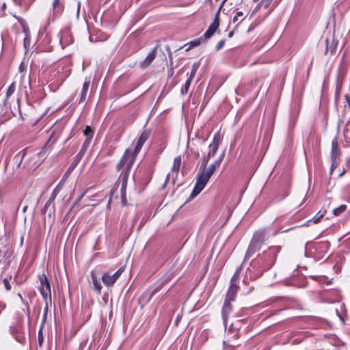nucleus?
Instances as JSON below:
<instances>
[{
	"instance_id": "1",
	"label": "nucleus",
	"mask_w": 350,
	"mask_h": 350,
	"mask_svg": "<svg viewBox=\"0 0 350 350\" xmlns=\"http://www.w3.org/2000/svg\"><path fill=\"white\" fill-rule=\"evenodd\" d=\"M46 156L45 148H42L38 152H28L25 150L18 153L14 159L18 161V165H20L22 160L25 158V166L29 170H33L42 163Z\"/></svg>"
},
{
	"instance_id": "2",
	"label": "nucleus",
	"mask_w": 350,
	"mask_h": 350,
	"mask_svg": "<svg viewBox=\"0 0 350 350\" xmlns=\"http://www.w3.org/2000/svg\"><path fill=\"white\" fill-rule=\"evenodd\" d=\"M149 137V133L147 131H144L140 137H139L134 151L131 152L129 150H127L122 158L121 161L119 162V163L117 165L118 168H120L124 165H126L127 167H131L133 165V163L135 159V157L139 150H141L142 146L144 145V142L147 140V139Z\"/></svg>"
},
{
	"instance_id": "3",
	"label": "nucleus",
	"mask_w": 350,
	"mask_h": 350,
	"mask_svg": "<svg viewBox=\"0 0 350 350\" xmlns=\"http://www.w3.org/2000/svg\"><path fill=\"white\" fill-rule=\"evenodd\" d=\"M221 136L219 132H217L213 137L212 142L208 146V152L207 154L202 158V165L206 166L211 158L213 157L218 150L219 146L221 142Z\"/></svg>"
},
{
	"instance_id": "4",
	"label": "nucleus",
	"mask_w": 350,
	"mask_h": 350,
	"mask_svg": "<svg viewBox=\"0 0 350 350\" xmlns=\"http://www.w3.org/2000/svg\"><path fill=\"white\" fill-rule=\"evenodd\" d=\"M211 176H209L203 171L200 172L198 174L195 187L190 196L191 198H195L203 190V189L205 187L206 185L208 182Z\"/></svg>"
},
{
	"instance_id": "5",
	"label": "nucleus",
	"mask_w": 350,
	"mask_h": 350,
	"mask_svg": "<svg viewBox=\"0 0 350 350\" xmlns=\"http://www.w3.org/2000/svg\"><path fill=\"white\" fill-rule=\"evenodd\" d=\"M131 167H127L126 165H124L120 168L117 169L118 170H122V172L121 176H122V184L121 187V198H122V203L123 205H126V183L127 178L129 174V171Z\"/></svg>"
},
{
	"instance_id": "6",
	"label": "nucleus",
	"mask_w": 350,
	"mask_h": 350,
	"mask_svg": "<svg viewBox=\"0 0 350 350\" xmlns=\"http://www.w3.org/2000/svg\"><path fill=\"white\" fill-rule=\"evenodd\" d=\"M123 271L124 268L120 267L116 272L113 274L109 272L105 273L102 277L103 282L107 287L112 286L116 280L120 278Z\"/></svg>"
},
{
	"instance_id": "7",
	"label": "nucleus",
	"mask_w": 350,
	"mask_h": 350,
	"mask_svg": "<svg viewBox=\"0 0 350 350\" xmlns=\"http://www.w3.org/2000/svg\"><path fill=\"white\" fill-rule=\"evenodd\" d=\"M267 239V232L265 229H262L255 232L252 240L249 247V250L258 247L259 245Z\"/></svg>"
},
{
	"instance_id": "8",
	"label": "nucleus",
	"mask_w": 350,
	"mask_h": 350,
	"mask_svg": "<svg viewBox=\"0 0 350 350\" xmlns=\"http://www.w3.org/2000/svg\"><path fill=\"white\" fill-rule=\"evenodd\" d=\"M40 292L43 299L46 301L48 299H51V286L45 275L40 276Z\"/></svg>"
},
{
	"instance_id": "9",
	"label": "nucleus",
	"mask_w": 350,
	"mask_h": 350,
	"mask_svg": "<svg viewBox=\"0 0 350 350\" xmlns=\"http://www.w3.org/2000/svg\"><path fill=\"white\" fill-rule=\"evenodd\" d=\"M224 155H221L219 158L215 161L213 163H211L207 169H205L206 166L204 165V170L203 172H205L206 174H208L209 176L211 177V176L214 174L215 170L220 166L221 163L223 160Z\"/></svg>"
},
{
	"instance_id": "10",
	"label": "nucleus",
	"mask_w": 350,
	"mask_h": 350,
	"mask_svg": "<svg viewBox=\"0 0 350 350\" xmlns=\"http://www.w3.org/2000/svg\"><path fill=\"white\" fill-rule=\"evenodd\" d=\"M197 69L198 66L196 64H194L193 66L192 70L185 83L184 87L181 90V93L183 94H185L188 92L191 83L196 74Z\"/></svg>"
},
{
	"instance_id": "11",
	"label": "nucleus",
	"mask_w": 350,
	"mask_h": 350,
	"mask_svg": "<svg viewBox=\"0 0 350 350\" xmlns=\"http://www.w3.org/2000/svg\"><path fill=\"white\" fill-rule=\"evenodd\" d=\"M84 135L86 136V139L83 144L81 152H85L88 147L89 146L91 139L94 135V131L91 129L90 126H87L83 132Z\"/></svg>"
},
{
	"instance_id": "12",
	"label": "nucleus",
	"mask_w": 350,
	"mask_h": 350,
	"mask_svg": "<svg viewBox=\"0 0 350 350\" xmlns=\"http://www.w3.org/2000/svg\"><path fill=\"white\" fill-rule=\"evenodd\" d=\"M329 247V244L328 242H322L318 243L316 245L317 256L319 258H322L323 256V254L327 253Z\"/></svg>"
},
{
	"instance_id": "13",
	"label": "nucleus",
	"mask_w": 350,
	"mask_h": 350,
	"mask_svg": "<svg viewBox=\"0 0 350 350\" xmlns=\"http://www.w3.org/2000/svg\"><path fill=\"white\" fill-rule=\"evenodd\" d=\"M340 154V149L338 146V142L336 139L333 140L332 142V159L333 160V163L332 165L331 170L332 171L334 167V161L336 159V157Z\"/></svg>"
},
{
	"instance_id": "14",
	"label": "nucleus",
	"mask_w": 350,
	"mask_h": 350,
	"mask_svg": "<svg viewBox=\"0 0 350 350\" xmlns=\"http://www.w3.org/2000/svg\"><path fill=\"white\" fill-rule=\"evenodd\" d=\"M181 165V157L177 156L174 159L173 165L171 168V172L172 174H174L175 178H176L178 171Z\"/></svg>"
},
{
	"instance_id": "15",
	"label": "nucleus",
	"mask_w": 350,
	"mask_h": 350,
	"mask_svg": "<svg viewBox=\"0 0 350 350\" xmlns=\"http://www.w3.org/2000/svg\"><path fill=\"white\" fill-rule=\"evenodd\" d=\"M238 287L236 285L231 284L228 291L225 300L232 301L234 300Z\"/></svg>"
},
{
	"instance_id": "16",
	"label": "nucleus",
	"mask_w": 350,
	"mask_h": 350,
	"mask_svg": "<svg viewBox=\"0 0 350 350\" xmlns=\"http://www.w3.org/2000/svg\"><path fill=\"white\" fill-rule=\"evenodd\" d=\"M91 278L92 280L94 289L96 291L98 294H100L102 286L99 280L96 278L94 272L93 271L91 273Z\"/></svg>"
},
{
	"instance_id": "17",
	"label": "nucleus",
	"mask_w": 350,
	"mask_h": 350,
	"mask_svg": "<svg viewBox=\"0 0 350 350\" xmlns=\"http://www.w3.org/2000/svg\"><path fill=\"white\" fill-rule=\"evenodd\" d=\"M53 10L54 15H59L63 11V5L61 0H54L53 3Z\"/></svg>"
},
{
	"instance_id": "18",
	"label": "nucleus",
	"mask_w": 350,
	"mask_h": 350,
	"mask_svg": "<svg viewBox=\"0 0 350 350\" xmlns=\"http://www.w3.org/2000/svg\"><path fill=\"white\" fill-rule=\"evenodd\" d=\"M327 211L325 208L321 209L317 214L311 219L308 221V223L313 222L314 224H317L320 221L321 218L323 217V216L325 215Z\"/></svg>"
},
{
	"instance_id": "19",
	"label": "nucleus",
	"mask_w": 350,
	"mask_h": 350,
	"mask_svg": "<svg viewBox=\"0 0 350 350\" xmlns=\"http://www.w3.org/2000/svg\"><path fill=\"white\" fill-rule=\"evenodd\" d=\"M90 79H85V81L83 83V88L81 90V98H80L81 102L84 101L85 99L87 92L89 88V86H90Z\"/></svg>"
},
{
	"instance_id": "20",
	"label": "nucleus",
	"mask_w": 350,
	"mask_h": 350,
	"mask_svg": "<svg viewBox=\"0 0 350 350\" xmlns=\"http://www.w3.org/2000/svg\"><path fill=\"white\" fill-rule=\"evenodd\" d=\"M221 9V8H219L214 21L209 26V28L215 32L217 31V29H218L219 25V15Z\"/></svg>"
},
{
	"instance_id": "21",
	"label": "nucleus",
	"mask_w": 350,
	"mask_h": 350,
	"mask_svg": "<svg viewBox=\"0 0 350 350\" xmlns=\"http://www.w3.org/2000/svg\"><path fill=\"white\" fill-rule=\"evenodd\" d=\"M327 46L325 49V54H327L329 51H330L331 53H333L335 52L336 49L337 44L336 41L333 39L330 43H329L328 40H326Z\"/></svg>"
},
{
	"instance_id": "22",
	"label": "nucleus",
	"mask_w": 350,
	"mask_h": 350,
	"mask_svg": "<svg viewBox=\"0 0 350 350\" xmlns=\"http://www.w3.org/2000/svg\"><path fill=\"white\" fill-rule=\"evenodd\" d=\"M154 57H155V52L152 51L147 55V57L144 59V61L142 62V67L148 66L153 61Z\"/></svg>"
},
{
	"instance_id": "23",
	"label": "nucleus",
	"mask_w": 350,
	"mask_h": 350,
	"mask_svg": "<svg viewBox=\"0 0 350 350\" xmlns=\"http://www.w3.org/2000/svg\"><path fill=\"white\" fill-rule=\"evenodd\" d=\"M83 153H84V152H81V151L79 152V154L76 156L75 161L71 164V165L69 167L68 170L66 173H69L75 167V166L77 165V163L81 159Z\"/></svg>"
},
{
	"instance_id": "24",
	"label": "nucleus",
	"mask_w": 350,
	"mask_h": 350,
	"mask_svg": "<svg viewBox=\"0 0 350 350\" xmlns=\"http://www.w3.org/2000/svg\"><path fill=\"white\" fill-rule=\"evenodd\" d=\"M232 310L230 301L225 300L224 304L222 309L223 315L225 317Z\"/></svg>"
},
{
	"instance_id": "25",
	"label": "nucleus",
	"mask_w": 350,
	"mask_h": 350,
	"mask_svg": "<svg viewBox=\"0 0 350 350\" xmlns=\"http://www.w3.org/2000/svg\"><path fill=\"white\" fill-rule=\"evenodd\" d=\"M16 90V83L13 82L8 88L6 92V99L10 98L15 92Z\"/></svg>"
},
{
	"instance_id": "26",
	"label": "nucleus",
	"mask_w": 350,
	"mask_h": 350,
	"mask_svg": "<svg viewBox=\"0 0 350 350\" xmlns=\"http://www.w3.org/2000/svg\"><path fill=\"white\" fill-rule=\"evenodd\" d=\"M346 205H341L339 207L334 209L333 213L335 215H338L346 210Z\"/></svg>"
},
{
	"instance_id": "27",
	"label": "nucleus",
	"mask_w": 350,
	"mask_h": 350,
	"mask_svg": "<svg viewBox=\"0 0 350 350\" xmlns=\"http://www.w3.org/2000/svg\"><path fill=\"white\" fill-rule=\"evenodd\" d=\"M243 14L242 12L239 11V12H237L236 13V14L233 17V22L234 23H236V22H240V21H243Z\"/></svg>"
},
{
	"instance_id": "28",
	"label": "nucleus",
	"mask_w": 350,
	"mask_h": 350,
	"mask_svg": "<svg viewBox=\"0 0 350 350\" xmlns=\"http://www.w3.org/2000/svg\"><path fill=\"white\" fill-rule=\"evenodd\" d=\"M273 0H260L258 6L267 8L271 5Z\"/></svg>"
},
{
	"instance_id": "29",
	"label": "nucleus",
	"mask_w": 350,
	"mask_h": 350,
	"mask_svg": "<svg viewBox=\"0 0 350 350\" xmlns=\"http://www.w3.org/2000/svg\"><path fill=\"white\" fill-rule=\"evenodd\" d=\"M214 33H215V31H213L208 27V29L206 30V31L204 34V38L205 39L210 38L214 34Z\"/></svg>"
},
{
	"instance_id": "30",
	"label": "nucleus",
	"mask_w": 350,
	"mask_h": 350,
	"mask_svg": "<svg viewBox=\"0 0 350 350\" xmlns=\"http://www.w3.org/2000/svg\"><path fill=\"white\" fill-rule=\"evenodd\" d=\"M3 284H4L5 288H6L7 291L11 290V285H10L9 280L8 278H5L3 280Z\"/></svg>"
},
{
	"instance_id": "31",
	"label": "nucleus",
	"mask_w": 350,
	"mask_h": 350,
	"mask_svg": "<svg viewBox=\"0 0 350 350\" xmlns=\"http://www.w3.org/2000/svg\"><path fill=\"white\" fill-rule=\"evenodd\" d=\"M46 301V306H45V308H44V318L45 319L46 318V314H47V311H48V308H49V306H48V300L45 301Z\"/></svg>"
},
{
	"instance_id": "32",
	"label": "nucleus",
	"mask_w": 350,
	"mask_h": 350,
	"mask_svg": "<svg viewBox=\"0 0 350 350\" xmlns=\"http://www.w3.org/2000/svg\"><path fill=\"white\" fill-rule=\"evenodd\" d=\"M200 44V42L199 40H195V41L191 42V44L193 46H198Z\"/></svg>"
},
{
	"instance_id": "33",
	"label": "nucleus",
	"mask_w": 350,
	"mask_h": 350,
	"mask_svg": "<svg viewBox=\"0 0 350 350\" xmlns=\"http://www.w3.org/2000/svg\"><path fill=\"white\" fill-rule=\"evenodd\" d=\"M223 44H224V41H220L218 43L217 46V50L220 49L223 46Z\"/></svg>"
},
{
	"instance_id": "34",
	"label": "nucleus",
	"mask_w": 350,
	"mask_h": 350,
	"mask_svg": "<svg viewBox=\"0 0 350 350\" xmlns=\"http://www.w3.org/2000/svg\"><path fill=\"white\" fill-rule=\"evenodd\" d=\"M345 99H346L347 103L350 107V97L349 96L346 95L345 96Z\"/></svg>"
},
{
	"instance_id": "35",
	"label": "nucleus",
	"mask_w": 350,
	"mask_h": 350,
	"mask_svg": "<svg viewBox=\"0 0 350 350\" xmlns=\"http://www.w3.org/2000/svg\"><path fill=\"white\" fill-rule=\"evenodd\" d=\"M157 291V289H156V290L153 291L151 293L150 295L149 296V298H148V299H150V298H151V297H152V296H153V295H154Z\"/></svg>"
},
{
	"instance_id": "36",
	"label": "nucleus",
	"mask_w": 350,
	"mask_h": 350,
	"mask_svg": "<svg viewBox=\"0 0 350 350\" xmlns=\"http://www.w3.org/2000/svg\"><path fill=\"white\" fill-rule=\"evenodd\" d=\"M226 0H223V1L221 2V5H220V8H221L224 5V4L225 3Z\"/></svg>"
},
{
	"instance_id": "37",
	"label": "nucleus",
	"mask_w": 350,
	"mask_h": 350,
	"mask_svg": "<svg viewBox=\"0 0 350 350\" xmlns=\"http://www.w3.org/2000/svg\"><path fill=\"white\" fill-rule=\"evenodd\" d=\"M170 175V173H169V174H167V178H166V181H168Z\"/></svg>"
},
{
	"instance_id": "38",
	"label": "nucleus",
	"mask_w": 350,
	"mask_h": 350,
	"mask_svg": "<svg viewBox=\"0 0 350 350\" xmlns=\"http://www.w3.org/2000/svg\"><path fill=\"white\" fill-rule=\"evenodd\" d=\"M3 308H4V306H1L0 311L1 310V309H3Z\"/></svg>"
},
{
	"instance_id": "39",
	"label": "nucleus",
	"mask_w": 350,
	"mask_h": 350,
	"mask_svg": "<svg viewBox=\"0 0 350 350\" xmlns=\"http://www.w3.org/2000/svg\"><path fill=\"white\" fill-rule=\"evenodd\" d=\"M111 198H110V199H109V203H110V202H111Z\"/></svg>"
}]
</instances>
